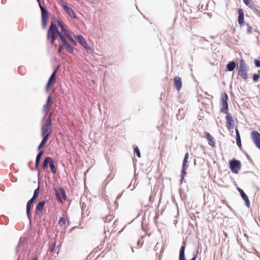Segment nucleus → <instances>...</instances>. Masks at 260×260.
Wrapping results in <instances>:
<instances>
[{"instance_id": "nucleus-1", "label": "nucleus", "mask_w": 260, "mask_h": 260, "mask_svg": "<svg viewBox=\"0 0 260 260\" xmlns=\"http://www.w3.org/2000/svg\"><path fill=\"white\" fill-rule=\"evenodd\" d=\"M60 40L61 44L58 45L57 49L58 53H61L64 49L69 53L72 54L74 52V48L70 44L63 35L60 37Z\"/></svg>"}, {"instance_id": "nucleus-2", "label": "nucleus", "mask_w": 260, "mask_h": 260, "mask_svg": "<svg viewBox=\"0 0 260 260\" xmlns=\"http://www.w3.org/2000/svg\"><path fill=\"white\" fill-rule=\"evenodd\" d=\"M63 35V34L59 30L55 23L54 22H51L47 30V39L53 38H57V37L60 39V37Z\"/></svg>"}, {"instance_id": "nucleus-3", "label": "nucleus", "mask_w": 260, "mask_h": 260, "mask_svg": "<svg viewBox=\"0 0 260 260\" xmlns=\"http://www.w3.org/2000/svg\"><path fill=\"white\" fill-rule=\"evenodd\" d=\"M52 127L51 115H50L45 123L42 125L41 128V136H44L49 138L51 135V132L49 131Z\"/></svg>"}, {"instance_id": "nucleus-4", "label": "nucleus", "mask_w": 260, "mask_h": 260, "mask_svg": "<svg viewBox=\"0 0 260 260\" xmlns=\"http://www.w3.org/2000/svg\"><path fill=\"white\" fill-rule=\"evenodd\" d=\"M37 1L39 4V7L41 11L42 28L43 29H45L46 28L48 20V11L41 5V0H37Z\"/></svg>"}, {"instance_id": "nucleus-5", "label": "nucleus", "mask_w": 260, "mask_h": 260, "mask_svg": "<svg viewBox=\"0 0 260 260\" xmlns=\"http://www.w3.org/2000/svg\"><path fill=\"white\" fill-rule=\"evenodd\" d=\"M75 38L77 39L80 44L87 50L88 53L91 54L93 53L94 52L93 50L88 45L86 40L82 35H76Z\"/></svg>"}, {"instance_id": "nucleus-6", "label": "nucleus", "mask_w": 260, "mask_h": 260, "mask_svg": "<svg viewBox=\"0 0 260 260\" xmlns=\"http://www.w3.org/2000/svg\"><path fill=\"white\" fill-rule=\"evenodd\" d=\"M229 167L232 172L237 174L241 168V161L235 158H233L229 162Z\"/></svg>"}, {"instance_id": "nucleus-7", "label": "nucleus", "mask_w": 260, "mask_h": 260, "mask_svg": "<svg viewBox=\"0 0 260 260\" xmlns=\"http://www.w3.org/2000/svg\"><path fill=\"white\" fill-rule=\"evenodd\" d=\"M186 247V243L183 241L180 247L179 255V260H186L185 255V250ZM198 252H193L192 257L190 260H196Z\"/></svg>"}, {"instance_id": "nucleus-8", "label": "nucleus", "mask_w": 260, "mask_h": 260, "mask_svg": "<svg viewBox=\"0 0 260 260\" xmlns=\"http://www.w3.org/2000/svg\"><path fill=\"white\" fill-rule=\"evenodd\" d=\"M189 157V153L186 152L184 155V157L183 160L182 170H181V178L180 181L182 182L185 176L186 175V170L188 168V159Z\"/></svg>"}, {"instance_id": "nucleus-9", "label": "nucleus", "mask_w": 260, "mask_h": 260, "mask_svg": "<svg viewBox=\"0 0 260 260\" xmlns=\"http://www.w3.org/2000/svg\"><path fill=\"white\" fill-rule=\"evenodd\" d=\"M55 194L58 202L62 203V199L66 200L67 198L66 191L62 187L60 188V191L55 189Z\"/></svg>"}, {"instance_id": "nucleus-10", "label": "nucleus", "mask_w": 260, "mask_h": 260, "mask_svg": "<svg viewBox=\"0 0 260 260\" xmlns=\"http://www.w3.org/2000/svg\"><path fill=\"white\" fill-rule=\"evenodd\" d=\"M252 141L257 147L260 146V133L256 131H253L251 133Z\"/></svg>"}, {"instance_id": "nucleus-11", "label": "nucleus", "mask_w": 260, "mask_h": 260, "mask_svg": "<svg viewBox=\"0 0 260 260\" xmlns=\"http://www.w3.org/2000/svg\"><path fill=\"white\" fill-rule=\"evenodd\" d=\"M36 200H34L32 198H31L30 200H28L26 204V215L27 218L29 219V220H30V218L31 216V210L33 207V204L35 202Z\"/></svg>"}, {"instance_id": "nucleus-12", "label": "nucleus", "mask_w": 260, "mask_h": 260, "mask_svg": "<svg viewBox=\"0 0 260 260\" xmlns=\"http://www.w3.org/2000/svg\"><path fill=\"white\" fill-rule=\"evenodd\" d=\"M225 119L226 120L227 128L228 129H233L235 125V122L233 120V117L230 113H226Z\"/></svg>"}, {"instance_id": "nucleus-13", "label": "nucleus", "mask_w": 260, "mask_h": 260, "mask_svg": "<svg viewBox=\"0 0 260 260\" xmlns=\"http://www.w3.org/2000/svg\"><path fill=\"white\" fill-rule=\"evenodd\" d=\"M237 190L240 193V196L241 198L243 199V200L245 201V204L246 207H249L250 205V202L249 200V198L248 196L246 195V194L244 192L243 190L240 187H237Z\"/></svg>"}, {"instance_id": "nucleus-14", "label": "nucleus", "mask_w": 260, "mask_h": 260, "mask_svg": "<svg viewBox=\"0 0 260 260\" xmlns=\"http://www.w3.org/2000/svg\"><path fill=\"white\" fill-rule=\"evenodd\" d=\"M238 21L240 27H242L245 24L244 22V13L243 10L242 9L239 8L238 9Z\"/></svg>"}, {"instance_id": "nucleus-15", "label": "nucleus", "mask_w": 260, "mask_h": 260, "mask_svg": "<svg viewBox=\"0 0 260 260\" xmlns=\"http://www.w3.org/2000/svg\"><path fill=\"white\" fill-rule=\"evenodd\" d=\"M204 135V137L208 141L209 145L213 147H215V141L213 137L209 133L206 131H205Z\"/></svg>"}, {"instance_id": "nucleus-16", "label": "nucleus", "mask_w": 260, "mask_h": 260, "mask_svg": "<svg viewBox=\"0 0 260 260\" xmlns=\"http://www.w3.org/2000/svg\"><path fill=\"white\" fill-rule=\"evenodd\" d=\"M56 73H55V72H53L50 76L48 82L47 83V84L46 85V90L48 91V88L50 85H53L55 82H56Z\"/></svg>"}, {"instance_id": "nucleus-17", "label": "nucleus", "mask_w": 260, "mask_h": 260, "mask_svg": "<svg viewBox=\"0 0 260 260\" xmlns=\"http://www.w3.org/2000/svg\"><path fill=\"white\" fill-rule=\"evenodd\" d=\"M174 85L178 91L180 90L182 87V80L180 77L176 76L174 78Z\"/></svg>"}, {"instance_id": "nucleus-18", "label": "nucleus", "mask_w": 260, "mask_h": 260, "mask_svg": "<svg viewBox=\"0 0 260 260\" xmlns=\"http://www.w3.org/2000/svg\"><path fill=\"white\" fill-rule=\"evenodd\" d=\"M44 153V151H40L38 153L36 156V162H35V169L36 170L39 171V165L40 160L41 159V157H42L43 154Z\"/></svg>"}, {"instance_id": "nucleus-19", "label": "nucleus", "mask_w": 260, "mask_h": 260, "mask_svg": "<svg viewBox=\"0 0 260 260\" xmlns=\"http://www.w3.org/2000/svg\"><path fill=\"white\" fill-rule=\"evenodd\" d=\"M62 32L67 36V37L69 39L71 43L75 46H77V42L73 39L71 34L69 32V31L66 28L63 30Z\"/></svg>"}, {"instance_id": "nucleus-20", "label": "nucleus", "mask_w": 260, "mask_h": 260, "mask_svg": "<svg viewBox=\"0 0 260 260\" xmlns=\"http://www.w3.org/2000/svg\"><path fill=\"white\" fill-rule=\"evenodd\" d=\"M63 9L73 18H76V15L74 11L68 6H64Z\"/></svg>"}, {"instance_id": "nucleus-21", "label": "nucleus", "mask_w": 260, "mask_h": 260, "mask_svg": "<svg viewBox=\"0 0 260 260\" xmlns=\"http://www.w3.org/2000/svg\"><path fill=\"white\" fill-rule=\"evenodd\" d=\"M236 66V63L234 61H229L225 68V71L232 72L234 70Z\"/></svg>"}, {"instance_id": "nucleus-22", "label": "nucleus", "mask_w": 260, "mask_h": 260, "mask_svg": "<svg viewBox=\"0 0 260 260\" xmlns=\"http://www.w3.org/2000/svg\"><path fill=\"white\" fill-rule=\"evenodd\" d=\"M236 132V141L237 146L239 147L240 149L242 148V143L240 132L237 128H235Z\"/></svg>"}, {"instance_id": "nucleus-23", "label": "nucleus", "mask_w": 260, "mask_h": 260, "mask_svg": "<svg viewBox=\"0 0 260 260\" xmlns=\"http://www.w3.org/2000/svg\"><path fill=\"white\" fill-rule=\"evenodd\" d=\"M237 70L238 71H240L248 70L247 67L246 66V64L244 59H241L240 60L239 64L238 66Z\"/></svg>"}, {"instance_id": "nucleus-24", "label": "nucleus", "mask_w": 260, "mask_h": 260, "mask_svg": "<svg viewBox=\"0 0 260 260\" xmlns=\"http://www.w3.org/2000/svg\"><path fill=\"white\" fill-rule=\"evenodd\" d=\"M42 138V140L38 146L37 150L38 151H41V149L44 147V146L47 143L49 138L44 137V136H41Z\"/></svg>"}, {"instance_id": "nucleus-25", "label": "nucleus", "mask_w": 260, "mask_h": 260, "mask_svg": "<svg viewBox=\"0 0 260 260\" xmlns=\"http://www.w3.org/2000/svg\"><path fill=\"white\" fill-rule=\"evenodd\" d=\"M220 105L222 107L220 109L221 112L223 113H226L229 112L228 102L220 103Z\"/></svg>"}, {"instance_id": "nucleus-26", "label": "nucleus", "mask_w": 260, "mask_h": 260, "mask_svg": "<svg viewBox=\"0 0 260 260\" xmlns=\"http://www.w3.org/2000/svg\"><path fill=\"white\" fill-rule=\"evenodd\" d=\"M248 70L243 71H238V75L240 76L243 80H247L248 78Z\"/></svg>"}, {"instance_id": "nucleus-27", "label": "nucleus", "mask_w": 260, "mask_h": 260, "mask_svg": "<svg viewBox=\"0 0 260 260\" xmlns=\"http://www.w3.org/2000/svg\"><path fill=\"white\" fill-rule=\"evenodd\" d=\"M51 157L49 156H47L45 157L43 161V163L42 164V168L44 170L47 169L48 168V165H49Z\"/></svg>"}, {"instance_id": "nucleus-28", "label": "nucleus", "mask_w": 260, "mask_h": 260, "mask_svg": "<svg viewBox=\"0 0 260 260\" xmlns=\"http://www.w3.org/2000/svg\"><path fill=\"white\" fill-rule=\"evenodd\" d=\"M45 203L46 202L44 200L39 202L36 207L37 213L40 212L44 208Z\"/></svg>"}, {"instance_id": "nucleus-29", "label": "nucleus", "mask_w": 260, "mask_h": 260, "mask_svg": "<svg viewBox=\"0 0 260 260\" xmlns=\"http://www.w3.org/2000/svg\"><path fill=\"white\" fill-rule=\"evenodd\" d=\"M49 165H50V170H51V172L54 174H56V170L54 161L52 157H51Z\"/></svg>"}, {"instance_id": "nucleus-30", "label": "nucleus", "mask_w": 260, "mask_h": 260, "mask_svg": "<svg viewBox=\"0 0 260 260\" xmlns=\"http://www.w3.org/2000/svg\"><path fill=\"white\" fill-rule=\"evenodd\" d=\"M51 99V95H49L47 98L46 104L43 106V112H46L50 104V102Z\"/></svg>"}, {"instance_id": "nucleus-31", "label": "nucleus", "mask_w": 260, "mask_h": 260, "mask_svg": "<svg viewBox=\"0 0 260 260\" xmlns=\"http://www.w3.org/2000/svg\"><path fill=\"white\" fill-rule=\"evenodd\" d=\"M57 39V38H51L50 39H47L49 41H50V43L52 46H53L55 48H56L58 49V45L56 43L55 41Z\"/></svg>"}, {"instance_id": "nucleus-32", "label": "nucleus", "mask_w": 260, "mask_h": 260, "mask_svg": "<svg viewBox=\"0 0 260 260\" xmlns=\"http://www.w3.org/2000/svg\"><path fill=\"white\" fill-rule=\"evenodd\" d=\"M59 224L60 225V226H64L65 228L67 227L66 220L65 218L63 216H61L59 218Z\"/></svg>"}, {"instance_id": "nucleus-33", "label": "nucleus", "mask_w": 260, "mask_h": 260, "mask_svg": "<svg viewBox=\"0 0 260 260\" xmlns=\"http://www.w3.org/2000/svg\"><path fill=\"white\" fill-rule=\"evenodd\" d=\"M258 74L254 73L252 75V80L254 82H256L260 78V71H258Z\"/></svg>"}, {"instance_id": "nucleus-34", "label": "nucleus", "mask_w": 260, "mask_h": 260, "mask_svg": "<svg viewBox=\"0 0 260 260\" xmlns=\"http://www.w3.org/2000/svg\"><path fill=\"white\" fill-rule=\"evenodd\" d=\"M229 97L226 93L221 95L220 103L228 102Z\"/></svg>"}, {"instance_id": "nucleus-35", "label": "nucleus", "mask_w": 260, "mask_h": 260, "mask_svg": "<svg viewBox=\"0 0 260 260\" xmlns=\"http://www.w3.org/2000/svg\"><path fill=\"white\" fill-rule=\"evenodd\" d=\"M134 152L136 154L138 157H141V152L138 146H135L134 148Z\"/></svg>"}, {"instance_id": "nucleus-36", "label": "nucleus", "mask_w": 260, "mask_h": 260, "mask_svg": "<svg viewBox=\"0 0 260 260\" xmlns=\"http://www.w3.org/2000/svg\"><path fill=\"white\" fill-rule=\"evenodd\" d=\"M39 187H38L37 188H36L34 190L33 196L31 198L34 199V200H36L39 196Z\"/></svg>"}, {"instance_id": "nucleus-37", "label": "nucleus", "mask_w": 260, "mask_h": 260, "mask_svg": "<svg viewBox=\"0 0 260 260\" xmlns=\"http://www.w3.org/2000/svg\"><path fill=\"white\" fill-rule=\"evenodd\" d=\"M245 5L250 8L251 9H253L252 4H251V0H243Z\"/></svg>"}, {"instance_id": "nucleus-38", "label": "nucleus", "mask_w": 260, "mask_h": 260, "mask_svg": "<svg viewBox=\"0 0 260 260\" xmlns=\"http://www.w3.org/2000/svg\"><path fill=\"white\" fill-rule=\"evenodd\" d=\"M246 25L247 26V33L248 35H250L252 33V27L248 24L246 23Z\"/></svg>"}, {"instance_id": "nucleus-39", "label": "nucleus", "mask_w": 260, "mask_h": 260, "mask_svg": "<svg viewBox=\"0 0 260 260\" xmlns=\"http://www.w3.org/2000/svg\"><path fill=\"white\" fill-rule=\"evenodd\" d=\"M198 39H199V43L201 45H204L205 43H206L208 42L206 39H204L203 37H199Z\"/></svg>"}, {"instance_id": "nucleus-40", "label": "nucleus", "mask_w": 260, "mask_h": 260, "mask_svg": "<svg viewBox=\"0 0 260 260\" xmlns=\"http://www.w3.org/2000/svg\"><path fill=\"white\" fill-rule=\"evenodd\" d=\"M182 111H183V109L182 108L179 109L178 112L176 114V117L178 120H181L182 118V116H181V113Z\"/></svg>"}, {"instance_id": "nucleus-41", "label": "nucleus", "mask_w": 260, "mask_h": 260, "mask_svg": "<svg viewBox=\"0 0 260 260\" xmlns=\"http://www.w3.org/2000/svg\"><path fill=\"white\" fill-rule=\"evenodd\" d=\"M57 23H58V25H59V26L60 27L61 31H62L63 30L66 29L65 27L64 26V25L61 20H57Z\"/></svg>"}, {"instance_id": "nucleus-42", "label": "nucleus", "mask_w": 260, "mask_h": 260, "mask_svg": "<svg viewBox=\"0 0 260 260\" xmlns=\"http://www.w3.org/2000/svg\"><path fill=\"white\" fill-rule=\"evenodd\" d=\"M21 245V240L20 239L16 247V249H15L16 253H17L18 252V251L20 250V247Z\"/></svg>"}, {"instance_id": "nucleus-43", "label": "nucleus", "mask_w": 260, "mask_h": 260, "mask_svg": "<svg viewBox=\"0 0 260 260\" xmlns=\"http://www.w3.org/2000/svg\"><path fill=\"white\" fill-rule=\"evenodd\" d=\"M254 62L255 64V66L256 68H260V60L257 59H255L254 60Z\"/></svg>"}, {"instance_id": "nucleus-44", "label": "nucleus", "mask_w": 260, "mask_h": 260, "mask_svg": "<svg viewBox=\"0 0 260 260\" xmlns=\"http://www.w3.org/2000/svg\"><path fill=\"white\" fill-rule=\"evenodd\" d=\"M253 9H252L254 13L257 14L258 12H259V10L257 9V8L258 7L257 6H254L253 4H252Z\"/></svg>"}, {"instance_id": "nucleus-45", "label": "nucleus", "mask_w": 260, "mask_h": 260, "mask_svg": "<svg viewBox=\"0 0 260 260\" xmlns=\"http://www.w3.org/2000/svg\"><path fill=\"white\" fill-rule=\"evenodd\" d=\"M56 246V243H54L49 248V250L50 252H53L54 250L55 247Z\"/></svg>"}, {"instance_id": "nucleus-46", "label": "nucleus", "mask_w": 260, "mask_h": 260, "mask_svg": "<svg viewBox=\"0 0 260 260\" xmlns=\"http://www.w3.org/2000/svg\"><path fill=\"white\" fill-rule=\"evenodd\" d=\"M59 3L63 8L64 6H68V5L64 2L63 0H59Z\"/></svg>"}, {"instance_id": "nucleus-47", "label": "nucleus", "mask_w": 260, "mask_h": 260, "mask_svg": "<svg viewBox=\"0 0 260 260\" xmlns=\"http://www.w3.org/2000/svg\"><path fill=\"white\" fill-rule=\"evenodd\" d=\"M112 219V217H111V216H107L106 218L105 222H110L111 221Z\"/></svg>"}, {"instance_id": "nucleus-48", "label": "nucleus", "mask_w": 260, "mask_h": 260, "mask_svg": "<svg viewBox=\"0 0 260 260\" xmlns=\"http://www.w3.org/2000/svg\"><path fill=\"white\" fill-rule=\"evenodd\" d=\"M59 68H60V66L59 65H58L56 67V68H55V69L54 70V71L53 72H55V73H57V72L58 71L59 69Z\"/></svg>"}, {"instance_id": "nucleus-49", "label": "nucleus", "mask_w": 260, "mask_h": 260, "mask_svg": "<svg viewBox=\"0 0 260 260\" xmlns=\"http://www.w3.org/2000/svg\"><path fill=\"white\" fill-rule=\"evenodd\" d=\"M137 245L141 247L143 245V242L139 240L137 241Z\"/></svg>"}, {"instance_id": "nucleus-50", "label": "nucleus", "mask_w": 260, "mask_h": 260, "mask_svg": "<svg viewBox=\"0 0 260 260\" xmlns=\"http://www.w3.org/2000/svg\"><path fill=\"white\" fill-rule=\"evenodd\" d=\"M122 193L119 194L117 197V199H120L122 196Z\"/></svg>"}, {"instance_id": "nucleus-51", "label": "nucleus", "mask_w": 260, "mask_h": 260, "mask_svg": "<svg viewBox=\"0 0 260 260\" xmlns=\"http://www.w3.org/2000/svg\"><path fill=\"white\" fill-rule=\"evenodd\" d=\"M256 15L260 17V11L258 12Z\"/></svg>"}, {"instance_id": "nucleus-52", "label": "nucleus", "mask_w": 260, "mask_h": 260, "mask_svg": "<svg viewBox=\"0 0 260 260\" xmlns=\"http://www.w3.org/2000/svg\"><path fill=\"white\" fill-rule=\"evenodd\" d=\"M32 260H38V257L36 256Z\"/></svg>"}, {"instance_id": "nucleus-53", "label": "nucleus", "mask_w": 260, "mask_h": 260, "mask_svg": "<svg viewBox=\"0 0 260 260\" xmlns=\"http://www.w3.org/2000/svg\"><path fill=\"white\" fill-rule=\"evenodd\" d=\"M151 200H152V198H151V197H150V199H149V200H150V201H151Z\"/></svg>"}, {"instance_id": "nucleus-54", "label": "nucleus", "mask_w": 260, "mask_h": 260, "mask_svg": "<svg viewBox=\"0 0 260 260\" xmlns=\"http://www.w3.org/2000/svg\"><path fill=\"white\" fill-rule=\"evenodd\" d=\"M257 148H258L260 150V146H259L257 147Z\"/></svg>"}, {"instance_id": "nucleus-55", "label": "nucleus", "mask_w": 260, "mask_h": 260, "mask_svg": "<svg viewBox=\"0 0 260 260\" xmlns=\"http://www.w3.org/2000/svg\"><path fill=\"white\" fill-rule=\"evenodd\" d=\"M131 184H129V185L128 186V188L131 187Z\"/></svg>"}, {"instance_id": "nucleus-56", "label": "nucleus", "mask_w": 260, "mask_h": 260, "mask_svg": "<svg viewBox=\"0 0 260 260\" xmlns=\"http://www.w3.org/2000/svg\"><path fill=\"white\" fill-rule=\"evenodd\" d=\"M132 249L133 252H134V250L133 248H132Z\"/></svg>"}]
</instances>
